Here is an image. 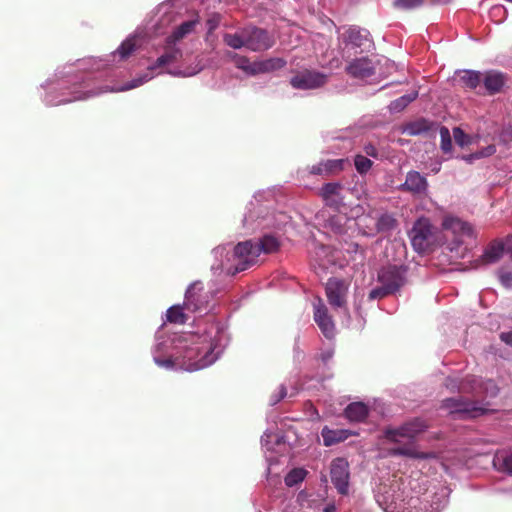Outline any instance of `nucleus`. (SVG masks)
I'll return each mask as SVG.
<instances>
[{
  "instance_id": "1",
  "label": "nucleus",
  "mask_w": 512,
  "mask_h": 512,
  "mask_svg": "<svg viewBox=\"0 0 512 512\" xmlns=\"http://www.w3.org/2000/svg\"><path fill=\"white\" fill-rule=\"evenodd\" d=\"M279 246L278 239L272 235H265L258 242L248 240L238 243L234 248V264L226 269V273L235 275L245 271L257 262L261 253L276 252Z\"/></svg>"
},
{
  "instance_id": "2",
  "label": "nucleus",
  "mask_w": 512,
  "mask_h": 512,
  "mask_svg": "<svg viewBox=\"0 0 512 512\" xmlns=\"http://www.w3.org/2000/svg\"><path fill=\"white\" fill-rule=\"evenodd\" d=\"M442 407L450 414L457 415L461 419L475 418L488 411L484 404L468 401L462 397L445 399Z\"/></svg>"
},
{
  "instance_id": "3",
  "label": "nucleus",
  "mask_w": 512,
  "mask_h": 512,
  "mask_svg": "<svg viewBox=\"0 0 512 512\" xmlns=\"http://www.w3.org/2000/svg\"><path fill=\"white\" fill-rule=\"evenodd\" d=\"M409 237L416 252H425L434 241L433 227L429 219L419 218L410 230Z\"/></svg>"
},
{
  "instance_id": "4",
  "label": "nucleus",
  "mask_w": 512,
  "mask_h": 512,
  "mask_svg": "<svg viewBox=\"0 0 512 512\" xmlns=\"http://www.w3.org/2000/svg\"><path fill=\"white\" fill-rule=\"evenodd\" d=\"M442 229L454 236V242L457 246L463 243L465 237L472 239L477 237V232L472 224L452 214L443 217Z\"/></svg>"
},
{
  "instance_id": "5",
  "label": "nucleus",
  "mask_w": 512,
  "mask_h": 512,
  "mask_svg": "<svg viewBox=\"0 0 512 512\" xmlns=\"http://www.w3.org/2000/svg\"><path fill=\"white\" fill-rule=\"evenodd\" d=\"M427 428L424 421L415 419L407 422L399 428H387L384 431L385 438L391 442L401 443L404 440H412L419 433L423 432Z\"/></svg>"
},
{
  "instance_id": "6",
  "label": "nucleus",
  "mask_w": 512,
  "mask_h": 512,
  "mask_svg": "<svg viewBox=\"0 0 512 512\" xmlns=\"http://www.w3.org/2000/svg\"><path fill=\"white\" fill-rule=\"evenodd\" d=\"M406 269L402 266H386L378 273V281L392 293L396 292L405 283Z\"/></svg>"
},
{
  "instance_id": "7",
  "label": "nucleus",
  "mask_w": 512,
  "mask_h": 512,
  "mask_svg": "<svg viewBox=\"0 0 512 512\" xmlns=\"http://www.w3.org/2000/svg\"><path fill=\"white\" fill-rule=\"evenodd\" d=\"M349 465L344 458H336L331 463V481L341 495L349 491Z\"/></svg>"
},
{
  "instance_id": "8",
  "label": "nucleus",
  "mask_w": 512,
  "mask_h": 512,
  "mask_svg": "<svg viewBox=\"0 0 512 512\" xmlns=\"http://www.w3.org/2000/svg\"><path fill=\"white\" fill-rule=\"evenodd\" d=\"M348 289V282L338 278H330L325 287L329 304L333 308H343L346 305Z\"/></svg>"
},
{
  "instance_id": "9",
  "label": "nucleus",
  "mask_w": 512,
  "mask_h": 512,
  "mask_svg": "<svg viewBox=\"0 0 512 512\" xmlns=\"http://www.w3.org/2000/svg\"><path fill=\"white\" fill-rule=\"evenodd\" d=\"M314 321L317 323L321 332L326 338H333L335 335V325L332 318L328 314V309L321 298H317L313 302Z\"/></svg>"
},
{
  "instance_id": "10",
  "label": "nucleus",
  "mask_w": 512,
  "mask_h": 512,
  "mask_svg": "<svg viewBox=\"0 0 512 512\" xmlns=\"http://www.w3.org/2000/svg\"><path fill=\"white\" fill-rule=\"evenodd\" d=\"M327 82V75L316 71H305L294 76L290 83L295 89H316Z\"/></svg>"
},
{
  "instance_id": "11",
  "label": "nucleus",
  "mask_w": 512,
  "mask_h": 512,
  "mask_svg": "<svg viewBox=\"0 0 512 512\" xmlns=\"http://www.w3.org/2000/svg\"><path fill=\"white\" fill-rule=\"evenodd\" d=\"M286 62L282 58H271L264 61L250 63L245 59L237 62L239 68L251 75L274 71L284 67Z\"/></svg>"
},
{
  "instance_id": "12",
  "label": "nucleus",
  "mask_w": 512,
  "mask_h": 512,
  "mask_svg": "<svg viewBox=\"0 0 512 512\" xmlns=\"http://www.w3.org/2000/svg\"><path fill=\"white\" fill-rule=\"evenodd\" d=\"M342 40L346 45L360 48L361 51L369 49L372 45L370 33L363 28L351 26L342 34Z\"/></svg>"
},
{
  "instance_id": "13",
  "label": "nucleus",
  "mask_w": 512,
  "mask_h": 512,
  "mask_svg": "<svg viewBox=\"0 0 512 512\" xmlns=\"http://www.w3.org/2000/svg\"><path fill=\"white\" fill-rule=\"evenodd\" d=\"M506 250L509 252L507 248V239L505 242L502 240L492 241L485 248L483 254L477 260H475V268L498 262Z\"/></svg>"
},
{
  "instance_id": "14",
  "label": "nucleus",
  "mask_w": 512,
  "mask_h": 512,
  "mask_svg": "<svg viewBox=\"0 0 512 512\" xmlns=\"http://www.w3.org/2000/svg\"><path fill=\"white\" fill-rule=\"evenodd\" d=\"M274 45V39L259 28L247 29L246 48L252 51H264Z\"/></svg>"
},
{
  "instance_id": "15",
  "label": "nucleus",
  "mask_w": 512,
  "mask_h": 512,
  "mask_svg": "<svg viewBox=\"0 0 512 512\" xmlns=\"http://www.w3.org/2000/svg\"><path fill=\"white\" fill-rule=\"evenodd\" d=\"M207 304V297L203 295V286L201 282L192 283L186 293L184 306L185 309L191 312H197L205 308Z\"/></svg>"
},
{
  "instance_id": "16",
  "label": "nucleus",
  "mask_w": 512,
  "mask_h": 512,
  "mask_svg": "<svg viewBox=\"0 0 512 512\" xmlns=\"http://www.w3.org/2000/svg\"><path fill=\"white\" fill-rule=\"evenodd\" d=\"M408 507L401 508L398 506H393L391 504H387L384 507L385 512H439L441 510V507L439 504L436 506H433L429 503L427 500H419V499H410L408 503Z\"/></svg>"
},
{
  "instance_id": "17",
  "label": "nucleus",
  "mask_w": 512,
  "mask_h": 512,
  "mask_svg": "<svg viewBox=\"0 0 512 512\" xmlns=\"http://www.w3.org/2000/svg\"><path fill=\"white\" fill-rule=\"evenodd\" d=\"M346 71L348 74L355 78L365 79L374 74L375 66L370 59H368L367 57H362L353 60L346 67Z\"/></svg>"
},
{
  "instance_id": "18",
  "label": "nucleus",
  "mask_w": 512,
  "mask_h": 512,
  "mask_svg": "<svg viewBox=\"0 0 512 512\" xmlns=\"http://www.w3.org/2000/svg\"><path fill=\"white\" fill-rule=\"evenodd\" d=\"M405 190L410 191L414 194L425 193L428 187L427 180L417 171H410L407 176L405 183L403 184Z\"/></svg>"
},
{
  "instance_id": "19",
  "label": "nucleus",
  "mask_w": 512,
  "mask_h": 512,
  "mask_svg": "<svg viewBox=\"0 0 512 512\" xmlns=\"http://www.w3.org/2000/svg\"><path fill=\"white\" fill-rule=\"evenodd\" d=\"M217 348V345H210L204 352L203 356L194 363L190 364L189 368L198 370L213 364L219 358L221 353V350Z\"/></svg>"
},
{
  "instance_id": "20",
  "label": "nucleus",
  "mask_w": 512,
  "mask_h": 512,
  "mask_svg": "<svg viewBox=\"0 0 512 512\" xmlns=\"http://www.w3.org/2000/svg\"><path fill=\"white\" fill-rule=\"evenodd\" d=\"M344 163V159L327 160L324 162H320L317 165H313L311 167L310 173L315 175H321L341 171L343 169Z\"/></svg>"
},
{
  "instance_id": "21",
  "label": "nucleus",
  "mask_w": 512,
  "mask_h": 512,
  "mask_svg": "<svg viewBox=\"0 0 512 512\" xmlns=\"http://www.w3.org/2000/svg\"><path fill=\"white\" fill-rule=\"evenodd\" d=\"M455 80L463 87L475 89L481 82V74L473 70H460L456 72Z\"/></svg>"
},
{
  "instance_id": "22",
  "label": "nucleus",
  "mask_w": 512,
  "mask_h": 512,
  "mask_svg": "<svg viewBox=\"0 0 512 512\" xmlns=\"http://www.w3.org/2000/svg\"><path fill=\"white\" fill-rule=\"evenodd\" d=\"M493 466L500 472L512 475V452L506 450L497 451L493 458Z\"/></svg>"
},
{
  "instance_id": "23",
  "label": "nucleus",
  "mask_w": 512,
  "mask_h": 512,
  "mask_svg": "<svg viewBox=\"0 0 512 512\" xmlns=\"http://www.w3.org/2000/svg\"><path fill=\"white\" fill-rule=\"evenodd\" d=\"M345 416L352 422H361L368 416V407L362 402L349 404L345 409Z\"/></svg>"
},
{
  "instance_id": "24",
  "label": "nucleus",
  "mask_w": 512,
  "mask_h": 512,
  "mask_svg": "<svg viewBox=\"0 0 512 512\" xmlns=\"http://www.w3.org/2000/svg\"><path fill=\"white\" fill-rule=\"evenodd\" d=\"M483 82L486 90L490 94H495L504 86L505 77L500 72L490 71L485 75Z\"/></svg>"
},
{
  "instance_id": "25",
  "label": "nucleus",
  "mask_w": 512,
  "mask_h": 512,
  "mask_svg": "<svg viewBox=\"0 0 512 512\" xmlns=\"http://www.w3.org/2000/svg\"><path fill=\"white\" fill-rule=\"evenodd\" d=\"M196 24V20L183 22L172 32L170 36L167 37L166 43L175 44L176 42L182 40L184 37L194 31Z\"/></svg>"
},
{
  "instance_id": "26",
  "label": "nucleus",
  "mask_w": 512,
  "mask_h": 512,
  "mask_svg": "<svg viewBox=\"0 0 512 512\" xmlns=\"http://www.w3.org/2000/svg\"><path fill=\"white\" fill-rule=\"evenodd\" d=\"M434 127V123L426 119H418L416 121L408 123L403 132L410 136H418L428 133Z\"/></svg>"
},
{
  "instance_id": "27",
  "label": "nucleus",
  "mask_w": 512,
  "mask_h": 512,
  "mask_svg": "<svg viewBox=\"0 0 512 512\" xmlns=\"http://www.w3.org/2000/svg\"><path fill=\"white\" fill-rule=\"evenodd\" d=\"M182 57V51L175 47L174 44H168L165 47V52L156 60V66L162 67L174 62H177Z\"/></svg>"
},
{
  "instance_id": "28",
  "label": "nucleus",
  "mask_w": 512,
  "mask_h": 512,
  "mask_svg": "<svg viewBox=\"0 0 512 512\" xmlns=\"http://www.w3.org/2000/svg\"><path fill=\"white\" fill-rule=\"evenodd\" d=\"M392 453L394 455H402V456H407V457L414 458V459H428V458H433L435 456L434 453L419 452L412 445L395 448V449H393Z\"/></svg>"
},
{
  "instance_id": "29",
  "label": "nucleus",
  "mask_w": 512,
  "mask_h": 512,
  "mask_svg": "<svg viewBox=\"0 0 512 512\" xmlns=\"http://www.w3.org/2000/svg\"><path fill=\"white\" fill-rule=\"evenodd\" d=\"M185 306L174 305L166 312L167 321L173 324H185L188 316L184 313Z\"/></svg>"
},
{
  "instance_id": "30",
  "label": "nucleus",
  "mask_w": 512,
  "mask_h": 512,
  "mask_svg": "<svg viewBox=\"0 0 512 512\" xmlns=\"http://www.w3.org/2000/svg\"><path fill=\"white\" fill-rule=\"evenodd\" d=\"M321 435L325 446H331L335 443L343 441L347 437L346 431L330 430L327 427L323 428Z\"/></svg>"
},
{
  "instance_id": "31",
  "label": "nucleus",
  "mask_w": 512,
  "mask_h": 512,
  "mask_svg": "<svg viewBox=\"0 0 512 512\" xmlns=\"http://www.w3.org/2000/svg\"><path fill=\"white\" fill-rule=\"evenodd\" d=\"M418 96L416 91L403 95L389 104V110L393 113L400 112L406 108Z\"/></svg>"
},
{
  "instance_id": "32",
  "label": "nucleus",
  "mask_w": 512,
  "mask_h": 512,
  "mask_svg": "<svg viewBox=\"0 0 512 512\" xmlns=\"http://www.w3.org/2000/svg\"><path fill=\"white\" fill-rule=\"evenodd\" d=\"M396 220L388 213L382 214L375 223V230L377 232H386L394 229Z\"/></svg>"
},
{
  "instance_id": "33",
  "label": "nucleus",
  "mask_w": 512,
  "mask_h": 512,
  "mask_svg": "<svg viewBox=\"0 0 512 512\" xmlns=\"http://www.w3.org/2000/svg\"><path fill=\"white\" fill-rule=\"evenodd\" d=\"M307 475V471L303 468H294L285 476V484L293 487L301 483Z\"/></svg>"
},
{
  "instance_id": "34",
  "label": "nucleus",
  "mask_w": 512,
  "mask_h": 512,
  "mask_svg": "<svg viewBox=\"0 0 512 512\" xmlns=\"http://www.w3.org/2000/svg\"><path fill=\"white\" fill-rule=\"evenodd\" d=\"M246 37L247 29H244L241 32H236L233 35L226 34V44L235 49L246 47Z\"/></svg>"
},
{
  "instance_id": "35",
  "label": "nucleus",
  "mask_w": 512,
  "mask_h": 512,
  "mask_svg": "<svg viewBox=\"0 0 512 512\" xmlns=\"http://www.w3.org/2000/svg\"><path fill=\"white\" fill-rule=\"evenodd\" d=\"M136 50V41L134 38H128L119 46L116 50V54L120 56L122 60L127 59Z\"/></svg>"
},
{
  "instance_id": "36",
  "label": "nucleus",
  "mask_w": 512,
  "mask_h": 512,
  "mask_svg": "<svg viewBox=\"0 0 512 512\" xmlns=\"http://www.w3.org/2000/svg\"><path fill=\"white\" fill-rule=\"evenodd\" d=\"M354 164L357 172L360 174L367 173L372 167V161L363 155H356Z\"/></svg>"
},
{
  "instance_id": "37",
  "label": "nucleus",
  "mask_w": 512,
  "mask_h": 512,
  "mask_svg": "<svg viewBox=\"0 0 512 512\" xmlns=\"http://www.w3.org/2000/svg\"><path fill=\"white\" fill-rule=\"evenodd\" d=\"M439 133L441 138V149L445 153L450 152L452 149V140L449 129L445 126H441Z\"/></svg>"
},
{
  "instance_id": "38",
  "label": "nucleus",
  "mask_w": 512,
  "mask_h": 512,
  "mask_svg": "<svg viewBox=\"0 0 512 512\" xmlns=\"http://www.w3.org/2000/svg\"><path fill=\"white\" fill-rule=\"evenodd\" d=\"M424 0H394L393 6L397 9L410 10L420 7Z\"/></svg>"
},
{
  "instance_id": "39",
  "label": "nucleus",
  "mask_w": 512,
  "mask_h": 512,
  "mask_svg": "<svg viewBox=\"0 0 512 512\" xmlns=\"http://www.w3.org/2000/svg\"><path fill=\"white\" fill-rule=\"evenodd\" d=\"M341 190V185L338 183H328L325 184L321 189V195L323 198L339 195Z\"/></svg>"
},
{
  "instance_id": "40",
  "label": "nucleus",
  "mask_w": 512,
  "mask_h": 512,
  "mask_svg": "<svg viewBox=\"0 0 512 512\" xmlns=\"http://www.w3.org/2000/svg\"><path fill=\"white\" fill-rule=\"evenodd\" d=\"M453 136L455 142L461 147H464L471 143L470 137L467 134H465L464 131L459 127L453 129Z\"/></svg>"
},
{
  "instance_id": "41",
  "label": "nucleus",
  "mask_w": 512,
  "mask_h": 512,
  "mask_svg": "<svg viewBox=\"0 0 512 512\" xmlns=\"http://www.w3.org/2000/svg\"><path fill=\"white\" fill-rule=\"evenodd\" d=\"M481 386L483 388V392L489 397H495L498 394V387L493 380L481 382Z\"/></svg>"
},
{
  "instance_id": "42",
  "label": "nucleus",
  "mask_w": 512,
  "mask_h": 512,
  "mask_svg": "<svg viewBox=\"0 0 512 512\" xmlns=\"http://www.w3.org/2000/svg\"><path fill=\"white\" fill-rule=\"evenodd\" d=\"M392 292L388 291L386 289V287H384L383 285L379 286V287H376L374 289H372L369 293V299L371 300H375V299H381L389 294H391Z\"/></svg>"
},
{
  "instance_id": "43",
  "label": "nucleus",
  "mask_w": 512,
  "mask_h": 512,
  "mask_svg": "<svg viewBox=\"0 0 512 512\" xmlns=\"http://www.w3.org/2000/svg\"><path fill=\"white\" fill-rule=\"evenodd\" d=\"M499 280L504 287L512 288V272H499Z\"/></svg>"
},
{
  "instance_id": "44",
  "label": "nucleus",
  "mask_w": 512,
  "mask_h": 512,
  "mask_svg": "<svg viewBox=\"0 0 512 512\" xmlns=\"http://www.w3.org/2000/svg\"><path fill=\"white\" fill-rule=\"evenodd\" d=\"M309 494L306 491H300L297 495V502L301 507L312 508L313 505L309 501Z\"/></svg>"
},
{
  "instance_id": "45",
  "label": "nucleus",
  "mask_w": 512,
  "mask_h": 512,
  "mask_svg": "<svg viewBox=\"0 0 512 512\" xmlns=\"http://www.w3.org/2000/svg\"><path fill=\"white\" fill-rule=\"evenodd\" d=\"M328 206L339 208L342 205V197L339 195L323 198Z\"/></svg>"
},
{
  "instance_id": "46",
  "label": "nucleus",
  "mask_w": 512,
  "mask_h": 512,
  "mask_svg": "<svg viewBox=\"0 0 512 512\" xmlns=\"http://www.w3.org/2000/svg\"><path fill=\"white\" fill-rule=\"evenodd\" d=\"M477 153H478L480 159L490 157L496 153V146L493 144L488 145V146L484 147L483 149L477 151Z\"/></svg>"
},
{
  "instance_id": "47",
  "label": "nucleus",
  "mask_w": 512,
  "mask_h": 512,
  "mask_svg": "<svg viewBox=\"0 0 512 512\" xmlns=\"http://www.w3.org/2000/svg\"><path fill=\"white\" fill-rule=\"evenodd\" d=\"M286 394H287V391H286L285 386L281 385V386L279 387V392H278V394H277V395L272 396V399H271L272 404H273V405L277 404L281 399H283V398L286 396Z\"/></svg>"
},
{
  "instance_id": "48",
  "label": "nucleus",
  "mask_w": 512,
  "mask_h": 512,
  "mask_svg": "<svg viewBox=\"0 0 512 512\" xmlns=\"http://www.w3.org/2000/svg\"><path fill=\"white\" fill-rule=\"evenodd\" d=\"M364 151H365L367 156H370V157H373V158H377L378 157V151H377L376 147L374 145H372V144L365 145Z\"/></svg>"
},
{
  "instance_id": "49",
  "label": "nucleus",
  "mask_w": 512,
  "mask_h": 512,
  "mask_svg": "<svg viewBox=\"0 0 512 512\" xmlns=\"http://www.w3.org/2000/svg\"><path fill=\"white\" fill-rule=\"evenodd\" d=\"M461 158H462V160H464L468 164H472L475 160L480 159V157H479L477 152L471 153L469 155H464Z\"/></svg>"
},
{
  "instance_id": "50",
  "label": "nucleus",
  "mask_w": 512,
  "mask_h": 512,
  "mask_svg": "<svg viewBox=\"0 0 512 512\" xmlns=\"http://www.w3.org/2000/svg\"><path fill=\"white\" fill-rule=\"evenodd\" d=\"M500 137H501V139L503 141H510V140H512V129L511 128L503 129Z\"/></svg>"
},
{
  "instance_id": "51",
  "label": "nucleus",
  "mask_w": 512,
  "mask_h": 512,
  "mask_svg": "<svg viewBox=\"0 0 512 512\" xmlns=\"http://www.w3.org/2000/svg\"><path fill=\"white\" fill-rule=\"evenodd\" d=\"M500 338L503 342L506 344L512 346V331L511 332H505L501 333Z\"/></svg>"
},
{
  "instance_id": "52",
  "label": "nucleus",
  "mask_w": 512,
  "mask_h": 512,
  "mask_svg": "<svg viewBox=\"0 0 512 512\" xmlns=\"http://www.w3.org/2000/svg\"><path fill=\"white\" fill-rule=\"evenodd\" d=\"M272 436V433L271 432H268L266 431L262 437H261V443L263 446H267V444L269 443V439L270 437Z\"/></svg>"
},
{
  "instance_id": "53",
  "label": "nucleus",
  "mask_w": 512,
  "mask_h": 512,
  "mask_svg": "<svg viewBox=\"0 0 512 512\" xmlns=\"http://www.w3.org/2000/svg\"><path fill=\"white\" fill-rule=\"evenodd\" d=\"M144 81L142 79L134 80L131 84H129L125 89H132L139 85H141Z\"/></svg>"
},
{
  "instance_id": "54",
  "label": "nucleus",
  "mask_w": 512,
  "mask_h": 512,
  "mask_svg": "<svg viewBox=\"0 0 512 512\" xmlns=\"http://www.w3.org/2000/svg\"><path fill=\"white\" fill-rule=\"evenodd\" d=\"M336 511V506L335 504H328L325 506V508L323 509V512H335Z\"/></svg>"
},
{
  "instance_id": "55",
  "label": "nucleus",
  "mask_w": 512,
  "mask_h": 512,
  "mask_svg": "<svg viewBox=\"0 0 512 512\" xmlns=\"http://www.w3.org/2000/svg\"><path fill=\"white\" fill-rule=\"evenodd\" d=\"M507 248L512 257V235L507 237Z\"/></svg>"
},
{
  "instance_id": "56",
  "label": "nucleus",
  "mask_w": 512,
  "mask_h": 512,
  "mask_svg": "<svg viewBox=\"0 0 512 512\" xmlns=\"http://www.w3.org/2000/svg\"><path fill=\"white\" fill-rule=\"evenodd\" d=\"M446 386L447 387H452V388L458 387L457 383L454 380L450 379V378H448L446 380Z\"/></svg>"
},
{
  "instance_id": "57",
  "label": "nucleus",
  "mask_w": 512,
  "mask_h": 512,
  "mask_svg": "<svg viewBox=\"0 0 512 512\" xmlns=\"http://www.w3.org/2000/svg\"><path fill=\"white\" fill-rule=\"evenodd\" d=\"M157 363L160 364V365H165L167 367H171L172 366V361L169 360V359L165 360V361H161V362L157 360Z\"/></svg>"
},
{
  "instance_id": "58",
  "label": "nucleus",
  "mask_w": 512,
  "mask_h": 512,
  "mask_svg": "<svg viewBox=\"0 0 512 512\" xmlns=\"http://www.w3.org/2000/svg\"><path fill=\"white\" fill-rule=\"evenodd\" d=\"M331 357H332V353H331V352H327V353H325V354H323V355H322V359H323L324 361L329 360Z\"/></svg>"
},
{
  "instance_id": "59",
  "label": "nucleus",
  "mask_w": 512,
  "mask_h": 512,
  "mask_svg": "<svg viewBox=\"0 0 512 512\" xmlns=\"http://www.w3.org/2000/svg\"><path fill=\"white\" fill-rule=\"evenodd\" d=\"M360 209H361V210H364V209H363V207H361V206L356 207V208L354 209V211H355V215H356L358 218H359V210H360Z\"/></svg>"
},
{
  "instance_id": "60",
  "label": "nucleus",
  "mask_w": 512,
  "mask_h": 512,
  "mask_svg": "<svg viewBox=\"0 0 512 512\" xmlns=\"http://www.w3.org/2000/svg\"><path fill=\"white\" fill-rule=\"evenodd\" d=\"M271 226H274V224L270 223V221H267L262 224V227H271Z\"/></svg>"
},
{
  "instance_id": "61",
  "label": "nucleus",
  "mask_w": 512,
  "mask_h": 512,
  "mask_svg": "<svg viewBox=\"0 0 512 512\" xmlns=\"http://www.w3.org/2000/svg\"><path fill=\"white\" fill-rule=\"evenodd\" d=\"M208 24L210 25V30L215 28V26H216V23H214L212 20H209Z\"/></svg>"
},
{
  "instance_id": "62",
  "label": "nucleus",
  "mask_w": 512,
  "mask_h": 512,
  "mask_svg": "<svg viewBox=\"0 0 512 512\" xmlns=\"http://www.w3.org/2000/svg\"><path fill=\"white\" fill-rule=\"evenodd\" d=\"M193 352H194V350H193V349H190L189 353H190V354H193ZM191 358H192V355H190V356H189V359H191Z\"/></svg>"
}]
</instances>
